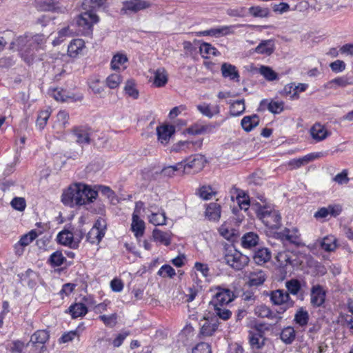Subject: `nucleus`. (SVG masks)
Instances as JSON below:
<instances>
[{"instance_id": "f257e3e1", "label": "nucleus", "mask_w": 353, "mask_h": 353, "mask_svg": "<svg viewBox=\"0 0 353 353\" xmlns=\"http://www.w3.org/2000/svg\"><path fill=\"white\" fill-rule=\"evenodd\" d=\"M98 195V191L88 185L77 183L70 185L62 194V202L68 206L82 205L93 202Z\"/></svg>"}, {"instance_id": "f03ea898", "label": "nucleus", "mask_w": 353, "mask_h": 353, "mask_svg": "<svg viewBox=\"0 0 353 353\" xmlns=\"http://www.w3.org/2000/svg\"><path fill=\"white\" fill-rule=\"evenodd\" d=\"M256 212L257 216L268 228L276 229L280 227L281 216L278 211L270 207L260 206Z\"/></svg>"}, {"instance_id": "7ed1b4c3", "label": "nucleus", "mask_w": 353, "mask_h": 353, "mask_svg": "<svg viewBox=\"0 0 353 353\" xmlns=\"http://www.w3.org/2000/svg\"><path fill=\"white\" fill-rule=\"evenodd\" d=\"M99 21L98 16L92 12L85 11L79 14L77 19V25L79 28L78 33L88 35L92 31V26Z\"/></svg>"}, {"instance_id": "20e7f679", "label": "nucleus", "mask_w": 353, "mask_h": 353, "mask_svg": "<svg viewBox=\"0 0 353 353\" xmlns=\"http://www.w3.org/2000/svg\"><path fill=\"white\" fill-rule=\"evenodd\" d=\"M270 300L273 304L281 306L278 312L280 314L285 312L294 305V301L291 299L289 293L283 290L272 291L270 294Z\"/></svg>"}, {"instance_id": "39448f33", "label": "nucleus", "mask_w": 353, "mask_h": 353, "mask_svg": "<svg viewBox=\"0 0 353 353\" xmlns=\"http://www.w3.org/2000/svg\"><path fill=\"white\" fill-rule=\"evenodd\" d=\"M225 260L232 268L240 270L249 262V258L237 250L230 251L225 256Z\"/></svg>"}, {"instance_id": "423d86ee", "label": "nucleus", "mask_w": 353, "mask_h": 353, "mask_svg": "<svg viewBox=\"0 0 353 353\" xmlns=\"http://www.w3.org/2000/svg\"><path fill=\"white\" fill-rule=\"evenodd\" d=\"M276 259L279 263V267L283 268L285 273L288 271H290V270H288L289 267L294 268L299 263L296 254L286 250L278 252Z\"/></svg>"}, {"instance_id": "0eeeda50", "label": "nucleus", "mask_w": 353, "mask_h": 353, "mask_svg": "<svg viewBox=\"0 0 353 353\" xmlns=\"http://www.w3.org/2000/svg\"><path fill=\"white\" fill-rule=\"evenodd\" d=\"M233 293L230 290L219 289L210 302V307L225 306L233 300Z\"/></svg>"}, {"instance_id": "6e6552de", "label": "nucleus", "mask_w": 353, "mask_h": 353, "mask_svg": "<svg viewBox=\"0 0 353 353\" xmlns=\"http://www.w3.org/2000/svg\"><path fill=\"white\" fill-rule=\"evenodd\" d=\"M326 298V290L319 285H314L310 290V303L313 307H319L322 306Z\"/></svg>"}, {"instance_id": "1a4fd4ad", "label": "nucleus", "mask_w": 353, "mask_h": 353, "mask_svg": "<svg viewBox=\"0 0 353 353\" xmlns=\"http://www.w3.org/2000/svg\"><path fill=\"white\" fill-rule=\"evenodd\" d=\"M283 240L287 241L292 244L300 245L302 244L301 234L296 228H285L279 233Z\"/></svg>"}, {"instance_id": "9d476101", "label": "nucleus", "mask_w": 353, "mask_h": 353, "mask_svg": "<svg viewBox=\"0 0 353 353\" xmlns=\"http://www.w3.org/2000/svg\"><path fill=\"white\" fill-rule=\"evenodd\" d=\"M200 334L205 336H212L218 327V321L214 317L203 318L201 320Z\"/></svg>"}, {"instance_id": "9b49d317", "label": "nucleus", "mask_w": 353, "mask_h": 353, "mask_svg": "<svg viewBox=\"0 0 353 353\" xmlns=\"http://www.w3.org/2000/svg\"><path fill=\"white\" fill-rule=\"evenodd\" d=\"M185 165L183 164V170L185 171L187 168L194 169V172L201 170L205 165V159L204 156L196 154L191 156Z\"/></svg>"}, {"instance_id": "f8f14e48", "label": "nucleus", "mask_w": 353, "mask_h": 353, "mask_svg": "<svg viewBox=\"0 0 353 353\" xmlns=\"http://www.w3.org/2000/svg\"><path fill=\"white\" fill-rule=\"evenodd\" d=\"M248 284L250 286L256 287L263 284L266 280L267 276L263 270L261 269H256L250 272L248 275Z\"/></svg>"}, {"instance_id": "ddd939ff", "label": "nucleus", "mask_w": 353, "mask_h": 353, "mask_svg": "<svg viewBox=\"0 0 353 353\" xmlns=\"http://www.w3.org/2000/svg\"><path fill=\"white\" fill-rule=\"evenodd\" d=\"M249 342L254 352H261V350L265 346V339L257 332H250L249 334Z\"/></svg>"}, {"instance_id": "4468645a", "label": "nucleus", "mask_w": 353, "mask_h": 353, "mask_svg": "<svg viewBox=\"0 0 353 353\" xmlns=\"http://www.w3.org/2000/svg\"><path fill=\"white\" fill-rule=\"evenodd\" d=\"M218 126V125L209 123L207 125H202L201 123H195L188 129V132L190 134H204L213 132V130Z\"/></svg>"}, {"instance_id": "2eb2a0df", "label": "nucleus", "mask_w": 353, "mask_h": 353, "mask_svg": "<svg viewBox=\"0 0 353 353\" xmlns=\"http://www.w3.org/2000/svg\"><path fill=\"white\" fill-rule=\"evenodd\" d=\"M221 71L222 76L224 78H228L230 80L235 81L236 82L239 81V73L234 65H232L228 63H223L221 65Z\"/></svg>"}, {"instance_id": "dca6fc26", "label": "nucleus", "mask_w": 353, "mask_h": 353, "mask_svg": "<svg viewBox=\"0 0 353 353\" xmlns=\"http://www.w3.org/2000/svg\"><path fill=\"white\" fill-rule=\"evenodd\" d=\"M221 214V205L217 203H210L206 205L205 215V217L213 221L219 220Z\"/></svg>"}, {"instance_id": "f3484780", "label": "nucleus", "mask_w": 353, "mask_h": 353, "mask_svg": "<svg viewBox=\"0 0 353 353\" xmlns=\"http://www.w3.org/2000/svg\"><path fill=\"white\" fill-rule=\"evenodd\" d=\"M150 3L144 0H129L124 3L123 9L137 12L141 10L149 8Z\"/></svg>"}, {"instance_id": "a211bd4d", "label": "nucleus", "mask_w": 353, "mask_h": 353, "mask_svg": "<svg viewBox=\"0 0 353 353\" xmlns=\"http://www.w3.org/2000/svg\"><path fill=\"white\" fill-rule=\"evenodd\" d=\"M131 229L137 238L142 236L144 233L145 223L140 219L139 214H137V210H134L132 214Z\"/></svg>"}, {"instance_id": "6ab92c4d", "label": "nucleus", "mask_w": 353, "mask_h": 353, "mask_svg": "<svg viewBox=\"0 0 353 353\" xmlns=\"http://www.w3.org/2000/svg\"><path fill=\"white\" fill-rule=\"evenodd\" d=\"M85 48V42L83 39H73L68 47V54L70 57L75 58L79 54H81L83 48Z\"/></svg>"}, {"instance_id": "aec40b11", "label": "nucleus", "mask_w": 353, "mask_h": 353, "mask_svg": "<svg viewBox=\"0 0 353 353\" xmlns=\"http://www.w3.org/2000/svg\"><path fill=\"white\" fill-rule=\"evenodd\" d=\"M271 258V252L266 248H259L253 255V259L258 265H263L268 262Z\"/></svg>"}, {"instance_id": "412c9836", "label": "nucleus", "mask_w": 353, "mask_h": 353, "mask_svg": "<svg viewBox=\"0 0 353 353\" xmlns=\"http://www.w3.org/2000/svg\"><path fill=\"white\" fill-rule=\"evenodd\" d=\"M174 130L172 126L161 125L157 128V134L158 140L162 144L168 143L171 135L174 133Z\"/></svg>"}, {"instance_id": "4be33fe9", "label": "nucleus", "mask_w": 353, "mask_h": 353, "mask_svg": "<svg viewBox=\"0 0 353 353\" xmlns=\"http://www.w3.org/2000/svg\"><path fill=\"white\" fill-rule=\"evenodd\" d=\"M196 108L203 115L208 118H212L214 115H217L220 113V107L219 105H211L208 103H203L198 105Z\"/></svg>"}, {"instance_id": "5701e85b", "label": "nucleus", "mask_w": 353, "mask_h": 353, "mask_svg": "<svg viewBox=\"0 0 353 353\" xmlns=\"http://www.w3.org/2000/svg\"><path fill=\"white\" fill-rule=\"evenodd\" d=\"M259 123V117L257 114L244 117L241 122L243 129L246 132L252 131Z\"/></svg>"}, {"instance_id": "b1692460", "label": "nucleus", "mask_w": 353, "mask_h": 353, "mask_svg": "<svg viewBox=\"0 0 353 353\" xmlns=\"http://www.w3.org/2000/svg\"><path fill=\"white\" fill-rule=\"evenodd\" d=\"M274 48L273 40H263L256 46L255 52L261 54L270 55L274 51Z\"/></svg>"}, {"instance_id": "393cba45", "label": "nucleus", "mask_w": 353, "mask_h": 353, "mask_svg": "<svg viewBox=\"0 0 353 353\" xmlns=\"http://www.w3.org/2000/svg\"><path fill=\"white\" fill-rule=\"evenodd\" d=\"M73 133L76 137V141L79 144H89L90 142V133L88 130L83 127H77L73 130Z\"/></svg>"}, {"instance_id": "a878e982", "label": "nucleus", "mask_w": 353, "mask_h": 353, "mask_svg": "<svg viewBox=\"0 0 353 353\" xmlns=\"http://www.w3.org/2000/svg\"><path fill=\"white\" fill-rule=\"evenodd\" d=\"M154 74L153 83L156 87H163L168 83V73L165 68H159L157 69Z\"/></svg>"}, {"instance_id": "bb28decb", "label": "nucleus", "mask_w": 353, "mask_h": 353, "mask_svg": "<svg viewBox=\"0 0 353 353\" xmlns=\"http://www.w3.org/2000/svg\"><path fill=\"white\" fill-rule=\"evenodd\" d=\"M320 245L326 252L334 251L338 246L337 239L333 235H328L321 240Z\"/></svg>"}, {"instance_id": "cd10ccee", "label": "nucleus", "mask_w": 353, "mask_h": 353, "mask_svg": "<svg viewBox=\"0 0 353 353\" xmlns=\"http://www.w3.org/2000/svg\"><path fill=\"white\" fill-rule=\"evenodd\" d=\"M104 235L103 230L92 227L86 235V240L92 244H99Z\"/></svg>"}, {"instance_id": "c85d7f7f", "label": "nucleus", "mask_w": 353, "mask_h": 353, "mask_svg": "<svg viewBox=\"0 0 353 353\" xmlns=\"http://www.w3.org/2000/svg\"><path fill=\"white\" fill-rule=\"evenodd\" d=\"M259 241V236L252 232L245 233L241 239L242 246L245 248H251L256 246Z\"/></svg>"}, {"instance_id": "c756f323", "label": "nucleus", "mask_w": 353, "mask_h": 353, "mask_svg": "<svg viewBox=\"0 0 353 353\" xmlns=\"http://www.w3.org/2000/svg\"><path fill=\"white\" fill-rule=\"evenodd\" d=\"M152 237L154 240L165 245H169L171 242V234L168 232H163L158 229H155L152 232Z\"/></svg>"}, {"instance_id": "7c9ffc66", "label": "nucleus", "mask_w": 353, "mask_h": 353, "mask_svg": "<svg viewBox=\"0 0 353 353\" xmlns=\"http://www.w3.org/2000/svg\"><path fill=\"white\" fill-rule=\"evenodd\" d=\"M311 135L316 141H321L328 136V132L324 126L316 123L311 128Z\"/></svg>"}, {"instance_id": "2f4dec72", "label": "nucleus", "mask_w": 353, "mask_h": 353, "mask_svg": "<svg viewBox=\"0 0 353 353\" xmlns=\"http://www.w3.org/2000/svg\"><path fill=\"white\" fill-rule=\"evenodd\" d=\"M72 319L85 316L88 312V308L85 304L77 303L71 305L68 308Z\"/></svg>"}, {"instance_id": "473e14b6", "label": "nucleus", "mask_w": 353, "mask_h": 353, "mask_svg": "<svg viewBox=\"0 0 353 353\" xmlns=\"http://www.w3.org/2000/svg\"><path fill=\"white\" fill-rule=\"evenodd\" d=\"M236 193V201L239 208L245 211L248 210L250 206V201L249 196L243 190L234 188Z\"/></svg>"}, {"instance_id": "72a5a7b5", "label": "nucleus", "mask_w": 353, "mask_h": 353, "mask_svg": "<svg viewBox=\"0 0 353 353\" xmlns=\"http://www.w3.org/2000/svg\"><path fill=\"white\" fill-rule=\"evenodd\" d=\"M49 334L46 330H38L31 336L30 341L45 348L44 344L48 340Z\"/></svg>"}, {"instance_id": "f704fd0d", "label": "nucleus", "mask_w": 353, "mask_h": 353, "mask_svg": "<svg viewBox=\"0 0 353 353\" xmlns=\"http://www.w3.org/2000/svg\"><path fill=\"white\" fill-rule=\"evenodd\" d=\"M295 330L290 326L283 328L280 334V339L285 344H291L295 339Z\"/></svg>"}, {"instance_id": "c9c22d12", "label": "nucleus", "mask_w": 353, "mask_h": 353, "mask_svg": "<svg viewBox=\"0 0 353 353\" xmlns=\"http://www.w3.org/2000/svg\"><path fill=\"white\" fill-rule=\"evenodd\" d=\"M314 159V154H307L303 157L290 160L288 162V165L290 166L291 168H292V169L299 168L304 165H306L310 161H312Z\"/></svg>"}, {"instance_id": "e433bc0d", "label": "nucleus", "mask_w": 353, "mask_h": 353, "mask_svg": "<svg viewBox=\"0 0 353 353\" xmlns=\"http://www.w3.org/2000/svg\"><path fill=\"white\" fill-rule=\"evenodd\" d=\"M266 104L268 110L273 114H279L283 110L284 103L283 101H271L270 103H268L267 100H263L260 105L262 107Z\"/></svg>"}, {"instance_id": "4c0bfd02", "label": "nucleus", "mask_w": 353, "mask_h": 353, "mask_svg": "<svg viewBox=\"0 0 353 353\" xmlns=\"http://www.w3.org/2000/svg\"><path fill=\"white\" fill-rule=\"evenodd\" d=\"M294 321L299 326H305L309 321V314L307 311L303 307L299 308L294 315Z\"/></svg>"}, {"instance_id": "58836bf2", "label": "nucleus", "mask_w": 353, "mask_h": 353, "mask_svg": "<svg viewBox=\"0 0 353 353\" xmlns=\"http://www.w3.org/2000/svg\"><path fill=\"white\" fill-rule=\"evenodd\" d=\"M57 241L60 244L68 245L70 248H72L74 235L72 232L64 230L59 233L57 236Z\"/></svg>"}, {"instance_id": "ea45409f", "label": "nucleus", "mask_w": 353, "mask_h": 353, "mask_svg": "<svg viewBox=\"0 0 353 353\" xmlns=\"http://www.w3.org/2000/svg\"><path fill=\"white\" fill-rule=\"evenodd\" d=\"M128 60L126 55L117 53L113 56L111 60V68L114 70H119L125 63H127Z\"/></svg>"}, {"instance_id": "a19ab883", "label": "nucleus", "mask_w": 353, "mask_h": 353, "mask_svg": "<svg viewBox=\"0 0 353 353\" xmlns=\"http://www.w3.org/2000/svg\"><path fill=\"white\" fill-rule=\"evenodd\" d=\"M69 114L65 110H60L57 115V121L54 128L61 130L68 125Z\"/></svg>"}, {"instance_id": "79ce46f5", "label": "nucleus", "mask_w": 353, "mask_h": 353, "mask_svg": "<svg viewBox=\"0 0 353 353\" xmlns=\"http://www.w3.org/2000/svg\"><path fill=\"white\" fill-rule=\"evenodd\" d=\"M285 288H287L289 294L298 295L299 292L301 290V285L299 280L292 279L285 282Z\"/></svg>"}, {"instance_id": "37998d69", "label": "nucleus", "mask_w": 353, "mask_h": 353, "mask_svg": "<svg viewBox=\"0 0 353 353\" xmlns=\"http://www.w3.org/2000/svg\"><path fill=\"white\" fill-rule=\"evenodd\" d=\"M245 101L237 100L233 102L230 108V112L232 116H239L245 111Z\"/></svg>"}, {"instance_id": "c03bdc74", "label": "nucleus", "mask_w": 353, "mask_h": 353, "mask_svg": "<svg viewBox=\"0 0 353 353\" xmlns=\"http://www.w3.org/2000/svg\"><path fill=\"white\" fill-rule=\"evenodd\" d=\"M135 85V82L133 79H128L124 87L125 94L134 99H137L139 97V91Z\"/></svg>"}, {"instance_id": "a18cd8bd", "label": "nucleus", "mask_w": 353, "mask_h": 353, "mask_svg": "<svg viewBox=\"0 0 353 353\" xmlns=\"http://www.w3.org/2000/svg\"><path fill=\"white\" fill-rule=\"evenodd\" d=\"M106 0H85L83 2V7L88 12H94V10L101 7Z\"/></svg>"}, {"instance_id": "49530a36", "label": "nucleus", "mask_w": 353, "mask_h": 353, "mask_svg": "<svg viewBox=\"0 0 353 353\" xmlns=\"http://www.w3.org/2000/svg\"><path fill=\"white\" fill-rule=\"evenodd\" d=\"M122 82V77L118 73H114L109 75L105 80L106 85L110 89H115L119 86Z\"/></svg>"}, {"instance_id": "de8ad7c7", "label": "nucleus", "mask_w": 353, "mask_h": 353, "mask_svg": "<svg viewBox=\"0 0 353 353\" xmlns=\"http://www.w3.org/2000/svg\"><path fill=\"white\" fill-rule=\"evenodd\" d=\"M165 221L166 216L163 211L161 212H152V214L150 216V222L155 225H165Z\"/></svg>"}, {"instance_id": "09e8293b", "label": "nucleus", "mask_w": 353, "mask_h": 353, "mask_svg": "<svg viewBox=\"0 0 353 353\" xmlns=\"http://www.w3.org/2000/svg\"><path fill=\"white\" fill-rule=\"evenodd\" d=\"M50 114L51 112L49 110H42L39 113L36 125L39 130H43L45 128Z\"/></svg>"}, {"instance_id": "8fccbe9b", "label": "nucleus", "mask_w": 353, "mask_h": 353, "mask_svg": "<svg viewBox=\"0 0 353 353\" xmlns=\"http://www.w3.org/2000/svg\"><path fill=\"white\" fill-rule=\"evenodd\" d=\"M66 259L60 251L53 252L49 259L50 264L54 267H58L63 265Z\"/></svg>"}, {"instance_id": "3c124183", "label": "nucleus", "mask_w": 353, "mask_h": 353, "mask_svg": "<svg viewBox=\"0 0 353 353\" xmlns=\"http://www.w3.org/2000/svg\"><path fill=\"white\" fill-rule=\"evenodd\" d=\"M259 72L266 80L269 81L278 79L277 73L268 66L262 65L259 69Z\"/></svg>"}, {"instance_id": "603ef678", "label": "nucleus", "mask_w": 353, "mask_h": 353, "mask_svg": "<svg viewBox=\"0 0 353 353\" xmlns=\"http://www.w3.org/2000/svg\"><path fill=\"white\" fill-rule=\"evenodd\" d=\"M249 12L254 17L264 18L269 15V9L260 6H252L249 8Z\"/></svg>"}, {"instance_id": "864d4df0", "label": "nucleus", "mask_w": 353, "mask_h": 353, "mask_svg": "<svg viewBox=\"0 0 353 353\" xmlns=\"http://www.w3.org/2000/svg\"><path fill=\"white\" fill-rule=\"evenodd\" d=\"M183 168V163L180 162L174 165L165 167L162 169L161 173L165 176L171 177L174 175L176 171Z\"/></svg>"}, {"instance_id": "5fc2aeb1", "label": "nucleus", "mask_w": 353, "mask_h": 353, "mask_svg": "<svg viewBox=\"0 0 353 353\" xmlns=\"http://www.w3.org/2000/svg\"><path fill=\"white\" fill-rule=\"evenodd\" d=\"M197 144L199 147H201L202 142H190V141H180L176 145L173 147V150L175 152H179L181 150H190L194 145Z\"/></svg>"}, {"instance_id": "6e6d98bb", "label": "nucleus", "mask_w": 353, "mask_h": 353, "mask_svg": "<svg viewBox=\"0 0 353 353\" xmlns=\"http://www.w3.org/2000/svg\"><path fill=\"white\" fill-rule=\"evenodd\" d=\"M38 234L35 230H31L28 234L23 235L20 240L19 241V243L23 247L28 245L31 242H32L37 237Z\"/></svg>"}, {"instance_id": "4d7b16f0", "label": "nucleus", "mask_w": 353, "mask_h": 353, "mask_svg": "<svg viewBox=\"0 0 353 353\" xmlns=\"http://www.w3.org/2000/svg\"><path fill=\"white\" fill-rule=\"evenodd\" d=\"M211 307L214 310L215 314L224 321L229 319L232 315L231 311L226 309L224 306Z\"/></svg>"}, {"instance_id": "13d9d810", "label": "nucleus", "mask_w": 353, "mask_h": 353, "mask_svg": "<svg viewBox=\"0 0 353 353\" xmlns=\"http://www.w3.org/2000/svg\"><path fill=\"white\" fill-rule=\"evenodd\" d=\"M200 52L201 54L206 55L216 56L220 54L214 47L208 43H204L200 46Z\"/></svg>"}, {"instance_id": "bf43d9fd", "label": "nucleus", "mask_w": 353, "mask_h": 353, "mask_svg": "<svg viewBox=\"0 0 353 353\" xmlns=\"http://www.w3.org/2000/svg\"><path fill=\"white\" fill-rule=\"evenodd\" d=\"M100 83L101 81L97 77H93L90 79L89 87L94 93L101 94L103 92V87L100 85Z\"/></svg>"}, {"instance_id": "052dcab7", "label": "nucleus", "mask_w": 353, "mask_h": 353, "mask_svg": "<svg viewBox=\"0 0 353 353\" xmlns=\"http://www.w3.org/2000/svg\"><path fill=\"white\" fill-rule=\"evenodd\" d=\"M255 314L262 318H272L271 310L265 305H261L255 308Z\"/></svg>"}, {"instance_id": "680f3d73", "label": "nucleus", "mask_w": 353, "mask_h": 353, "mask_svg": "<svg viewBox=\"0 0 353 353\" xmlns=\"http://www.w3.org/2000/svg\"><path fill=\"white\" fill-rule=\"evenodd\" d=\"M158 274L162 277L172 278L175 274L174 269L169 265H163L158 271Z\"/></svg>"}, {"instance_id": "e2e57ef3", "label": "nucleus", "mask_w": 353, "mask_h": 353, "mask_svg": "<svg viewBox=\"0 0 353 353\" xmlns=\"http://www.w3.org/2000/svg\"><path fill=\"white\" fill-rule=\"evenodd\" d=\"M99 319L103 322L106 326L114 327L117 323V315L116 313L111 315H101Z\"/></svg>"}, {"instance_id": "0e129e2a", "label": "nucleus", "mask_w": 353, "mask_h": 353, "mask_svg": "<svg viewBox=\"0 0 353 353\" xmlns=\"http://www.w3.org/2000/svg\"><path fill=\"white\" fill-rule=\"evenodd\" d=\"M227 14L232 17H244L246 15V8L245 7L230 8L227 10Z\"/></svg>"}, {"instance_id": "69168bd1", "label": "nucleus", "mask_w": 353, "mask_h": 353, "mask_svg": "<svg viewBox=\"0 0 353 353\" xmlns=\"http://www.w3.org/2000/svg\"><path fill=\"white\" fill-rule=\"evenodd\" d=\"M327 210V214L330 216L336 217L342 212V206L340 204H330L325 207Z\"/></svg>"}, {"instance_id": "338daca9", "label": "nucleus", "mask_w": 353, "mask_h": 353, "mask_svg": "<svg viewBox=\"0 0 353 353\" xmlns=\"http://www.w3.org/2000/svg\"><path fill=\"white\" fill-rule=\"evenodd\" d=\"M26 345L20 341H14L10 346L12 353H26Z\"/></svg>"}, {"instance_id": "774afa93", "label": "nucleus", "mask_w": 353, "mask_h": 353, "mask_svg": "<svg viewBox=\"0 0 353 353\" xmlns=\"http://www.w3.org/2000/svg\"><path fill=\"white\" fill-rule=\"evenodd\" d=\"M211 347L208 343H200L192 350V353H211Z\"/></svg>"}]
</instances>
